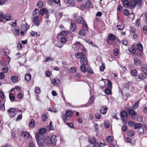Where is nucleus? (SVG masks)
<instances>
[{"mask_svg": "<svg viewBox=\"0 0 147 147\" xmlns=\"http://www.w3.org/2000/svg\"><path fill=\"white\" fill-rule=\"evenodd\" d=\"M85 5L86 8H88L91 7V3L90 1H88L86 2Z\"/></svg>", "mask_w": 147, "mask_h": 147, "instance_id": "5701e85b", "label": "nucleus"}, {"mask_svg": "<svg viewBox=\"0 0 147 147\" xmlns=\"http://www.w3.org/2000/svg\"><path fill=\"white\" fill-rule=\"evenodd\" d=\"M11 16L8 14H6L4 16V19L8 21L11 20Z\"/></svg>", "mask_w": 147, "mask_h": 147, "instance_id": "393cba45", "label": "nucleus"}, {"mask_svg": "<svg viewBox=\"0 0 147 147\" xmlns=\"http://www.w3.org/2000/svg\"><path fill=\"white\" fill-rule=\"evenodd\" d=\"M32 22L34 25L36 26H38L40 24V22L39 21L38 17L35 16L33 17Z\"/></svg>", "mask_w": 147, "mask_h": 147, "instance_id": "20e7f679", "label": "nucleus"}, {"mask_svg": "<svg viewBox=\"0 0 147 147\" xmlns=\"http://www.w3.org/2000/svg\"><path fill=\"white\" fill-rule=\"evenodd\" d=\"M9 98L11 102H13L14 99V96L12 94H9Z\"/></svg>", "mask_w": 147, "mask_h": 147, "instance_id": "37998d69", "label": "nucleus"}, {"mask_svg": "<svg viewBox=\"0 0 147 147\" xmlns=\"http://www.w3.org/2000/svg\"><path fill=\"white\" fill-rule=\"evenodd\" d=\"M138 132L140 134L143 133L144 132V129L142 127H140L138 129Z\"/></svg>", "mask_w": 147, "mask_h": 147, "instance_id": "79ce46f5", "label": "nucleus"}, {"mask_svg": "<svg viewBox=\"0 0 147 147\" xmlns=\"http://www.w3.org/2000/svg\"><path fill=\"white\" fill-rule=\"evenodd\" d=\"M46 131L47 130L46 129L42 128L40 130L39 133L41 134H45Z\"/></svg>", "mask_w": 147, "mask_h": 147, "instance_id": "c9c22d12", "label": "nucleus"}, {"mask_svg": "<svg viewBox=\"0 0 147 147\" xmlns=\"http://www.w3.org/2000/svg\"><path fill=\"white\" fill-rule=\"evenodd\" d=\"M123 9V7L120 5H119L117 7V12H120Z\"/></svg>", "mask_w": 147, "mask_h": 147, "instance_id": "49530a36", "label": "nucleus"}, {"mask_svg": "<svg viewBox=\"0 0 147 147\" xmlns=\"http://www.w3.org/2000/svg\"><path fill=\"white\" fill-rule=\"evenodd\" d=\"M141 125V124L140 123H136L134 125V128L135 129H136L138 127H139V128L140 127Z\"/></svg>", "mask_w": 147, "mask_h": 147, "instance_id": "864d4df0", "label": "nucleus"}, {"mask_svg": "<svg viewBox=\"0 0 147 147\" xmlns=\"http://www.w3.org/2000/svg\"><path fill=\"white\" fill-rule=\"evenodd\" d=\"M39 15V9L37 8L35 9L34 11V13H33V17L35 16H37L38 17Z\"/></svg>", "mask_w": 147, "mask_h": 147, "instance_id": "ddd939ff", "label": "nucleus"}, {"mask_svg": "<svg viewBox=\"0 0 147 147\" xmlns=\"http://www.w3.org/2000/svg\"><path fill=\"white\" fill-rule=\"evenodd\" d=\"M94 101V99L93 98V97L92 96L90 97L88 101V104H91Z\"/></svg>", "mask_w": 147, "mask_h": 147, "instance_id": "a18cd8bd", "label": "nucleus"}, {"mask_svg": "<svg viewBox=\"0 0 147 147\" xmlns=\"http://www.w3.org/2000/svg\"><path fill=\"white\" fill-rule=\"evenodd\" d=\"M72 113L70 111H66L65 115L67 117H69L70 116H72Z\"/></svg>", "mask_w": 147, "mask_h": 147, "instance_id": "ea45409f", "label": "nucleus"}, {"mask_svg": "<svg viewBox=\"0 0 147 147\" xmlns=\"http://www.w3.org/2000/svg\"><path fill=\"white\" fill-rule=\"evenodd\" d=\"M18 77L16 76H13L11 77V80L13 82H16L18 80Z\"/></svg>", "mask_w": 147, "mask_h": 147, "instance_id": "a878e982", "label": "nucleus"}, {"mask_svg": "<svg viewBox=\"0 0 147 147\" xmlns=\"http://www.w3.org/2000/svg\"><path fill=\"white\" fill-rule=\"evenodd\" d=\"M47 11V10L46 9L42 8L40 10V13L41 15H42L46 13Z\"/></svg>", "mask_w": 147, "mask_h": 147, "instance_id": "c756f323", "label": "nucleus"}, {"mask_svg": "<svg viewBox=\"0 0 147 147\" xmlns=\"http://www.w3.org/2000/svg\"><path fill=\"white\" fill-rule=\"evenodd\" d=\"M105 93L107 95L110 94L111 93V89L108 88H106L105 90Z\"/></svg>", "mask_w": 147, "mask_h": 147, "instance_id": "473e14b6", "label": "nucleus"}, {"mask_svg": "<svg viewBox=\"0 0 147 147\" xmlns=\"http://www.w3.org/2000/svg\"><path fill=\"white\" fill-rule=\"evenodd\" d=\"M117 28L119 30H122L124 29V26L123 24L117 25Z\"/></svg>", "mask_w": 147, "mask_h": 147, "instance_id": "e433bc0d", "label": "nucleus"}, {"mask_svg": "<svg viewBox=\"0 0 147 147\" xmlns=\"http://www.w3.org/2000/svg\"><path fill=\"white\" fill-rule=\"evenodd\" d=\"M142 69L143 72L147 75V66L145 64H143L142 66Z\"/></svg>", "mask_w": 147, "mask_h": 147, "instance_id": "9d476101", "label": "nucleus"}, {"mask_svg": "<svg viewBox=\"0 0 147 147\" xmlns=\"http://www.w3.org/2000/svg\"><path fill=\"white\" fill-rule=\"evenodd\" d=\"M137 48L139 51H141L143 49V47L141 44H138L137 45Z\"/></svg>", "mask_w": 147, "mask_h": 147, "instance_id": "58836bf2", "label": "nucleus"}, {"mask_svg": "<svg viewBox=\"0 0 147 147\" xmlns=\"http://www.w3.org/2000/svg\"><path fill=\"white\" fill-rule=\"evenodd\" d=\"M107 110L108 108L107 107H101V109L100 110V113L103 114H105L107 111Z\"/></svg>", "mask_w": 147, "mask_h": 147, "instance_id": "1a4fd4ad", "label": "nucleus"}, {"mask_svg": "<svg viewBox=\"0 0 147 147\" xmlns=\"http://www.w3.org/2000/svg\"><path fill=\"white\" fill-rule=\"evenodd\" d=\"M75 45L76 46V47L79 51L82 50L84 49V46L81 44L79 42H77L75 43Z\"/></svg>", "mask_w": 147, "mask_h": 147, "instance_id": "39448f33", "label": "nucleus"}, {"mask_svg": "<svg viewBox=\"0 0 147 147\" xmlns=\"http://www.w3.org/2000/svg\"><path fill=\"white\" fill-rule=\"evenodd\" d=\"M129 50L131 53L134 54L136 52V49L134 46H131L130 47Z\"/></svg>", "mask_w": 147, "mask_h": 147, "instance_id": "bb28decb", "label": "nucleus"}, {"mask_svg": "<svg viewBox=\"0 0 147 147\" xmlns=\"http://www.w3.org/2000/svg\"><path fill=\"white\" fill-rule=\"evenodd\" d=\"M139 3L134 0H132L129 2V8H133L135 7L136 4H138Z\"/></svg>", "mask_w": 147, "mask_h": 147, "instance_id": "f03ea898", "label": "nucleus"}, {"mask_svg": "<svg viewBox=\"0 0 147 147\" xmlns=\"http://www.w3.org/2000/svg\"><path fill=\"white\" fill-rule=\"evenodd\" d=\"M56 137L55 135L52 136L51 138L49 136H47L44 138V142L45 144L49 146L51 144L54 146L56 145L57 140L56 139Z\"/></svg>", "mask_w": 147, "mask_h": 147, "instance_id": "f257e3e1", "label": "nucleus"}, {"mask_svg": "<svg viewBox=\"0 0 147 147\" xmlns=\"http://www.w3.org/2000/svg\"><path fill=\"white\" fill-rule=\"evenodd\" d=\"M67 117L65 115H63L62 117V119L65 122H66L67 121Z\"/></svg>", "mask_w": 147, "mask_h": 147, "instance_id": "de8ad7c7", "label": "nucleus"}, {"mask_svg": "<svg viewBox=\"0 0 147 147\" xmlns=\"http://www.w3.org/2000/svg\"><path fill=\"white\" fill-rule=\"evenodd\" d=\"M143 32L145 34H147V26H144L143 28Z\"/></svg>", "mask_w": 147, "mask_h": 147, "instance_id": "3c124183", "label": "nucleus"}, {"mask_svg": "<svg viewBox=\"0 0 147 147\" xmlns=\"http://www.w3.org/2000/svg\"><path fill=\"white\" fill-rule=\"evenodd\" d=\"M90 143L92 144H94L95 143H96V138H93L90 141Z\"/></svg>", "mask_w": 147, "mask_h": 147, "instance_id": "c03bdc74", "label": "nucleus"}, {"mask_svg": "<svg viewBox=\"0 0 147 147\" xmlns=\"http://www.w3.org/2000/svg\"><path fill=\"white\" fill-rule=\"evenodd\" d=\"M16 24L17 22L16 21H15L14 22H12L10 23H9L10 25L14 27H16Z\"/></svg>", "mask_w": 147, "mask_h": 147, "instance_id": "052dcab7", "label": "nucleus"}, {"mask_svg": "<svg viewBox=\"0 0 147 147\" xmlns=\"http://www.w3.org/2000/svg\"><path fill=\"white\" fill-rule=\"evenodd\" d=\"M70 29L72 31L74 32L76 29V24L73 22H71V26Z\"/></svg>", "mask_w": 147, "mask_h": 147, "instance_id": "6e6552de", "label": "nucleus"}, {"mask_svg": "<svg viewBox=\"0 0 147 147\" xmlns=\"http://www.w3.org/2000/svg\"><path fill=\"white\" fill-rule=\"evenodd\" d=\"M121 0V1H123V6L125 7H128L129 6V2L127 0Z\"/></svg>", "mask_w": 147, "mask_h": 147, "instance_id": "9b49d317", "label": "nucleus"}, {"mask_svg": "<svg viewBox=\"0 0 147 147\" xmlns=\"http://www.w3.org/2000/svg\"><path fill=\"white\" fill-rule=\"evenodd\" d=\"M104 125L105 127L106 128H108L109 127V124L107 121H105L104 122Z\"/></svg>", "mask_w": 147, "mask_h": 147, "instance_id": "338daca9", "label": "nucleus"}, {"mask_svg": "<svg viewBox=\"0 0 147 147\" xmlns=\"http://www.w3.org/2000/svg\"><path fill=\"white\" fill-rule=\"evenodd\" d=\"M67 38L66 37L63 36L61 38V41L62 43H64L67 41Z\"/></svg>", "mask_w": 147, "mask_h": 147, "instance_id": "7c9ffc66", "label": "nucleus"}, {"mask_svg": "<svg viewBox=\"0 0 147 147\" xmlns=\"http://www.w3.org/2000/svg\"><path fill=\"white\" fill-rule=\"evenodd\" d=\"M77 21L79 24H82L85 23V21L82 17L80 18L77 20Z\"/></svg>", "mask_w": 147, "mask_h": 147, "instance_id": "a211bd4d", "label": "nucleus"}, {"mask_svg": "<svg viewBox=\"0 0 147 147\" xmlns=\"http://www.w3.org/2000/svg\"><path fill=\"white\" fill-rule=\"evenodd\" d=\"M75 57L78 58H80V59H83L84 56V55L82 52H79L75 55Z\"/></svg>", "mask_w": 147, "mask_h": 147, "instance_id": "423d86ee", "label": "nucleus"}, {"mask_svg": "<svg viewBox=\"0 0 147 147\" xmlns=\"http://www.w3.org/2000/svg\"><path fill=\"white\" fill-rule=\"evenodd\" d=\"M80 62L82 65H86L88 63V61L87 59L85 58H83L80 60Z\"/></svg>", "mask_w": 147, "mask_h": 147, "instance_id": "0eeeda50", "label": "nucleus"}, {"mask_svg": "<svg viewBox=\"0 0 147 147\" xmlns=\"http://www.w3.org/2000/svg\"><path fill=\"white\" fill-rule=\"evenodd\" d=\"M123 13L125 15L127 16L129 15V13L127 10L125 9L123 10Z\"/></svg>", "mask_w": 147, "mask_h": 147, "instance_id": "680f3d73", "label": "nucleus"}, {"mask_svg": "<svg viewBox=\"0 0 147 147\" xmlns=\"http://www.w3.org/2000/svg\"><path fill=\"white\" fill-rule=\"evenodd\" d=\"M127 113L126 111H122L121 113V117L123 119L125 117L127 116Z\"/></svg>", "mask_w": 147, "mask_h": 147, "instance_id": "412c9836", "label": "nucleus"}, {"mask_svg": "<svg viewBox=\"0 0 147 147\" xmlns=\"http://www.w3.org/2000/svg\"><path fill=\"white\" fill-rule=\"evenodd\" d=\"M136 73L137 71L135 69L132 70L131 71V74L135 77H136L137 76Z\"/></svg>", "mask_w": 147, "mask_h": 147, "instance_id": "13d9d810", "label": "nucleus"}, {"mask_svg": "<svg viewBox=\"0 0 147 147\" xmlns=\"http://www.w3.org/2000/svg\"><path fill=\"white\" fill-rule=\"evenodd\" d=\"M134 61L135 64L136 65L138 66L140 65V61L138 58H135L134 59Z\"/></svg>", "mask_w": 147, "mask_h": 147, "instance_id": "4be33fe9", "label": "nucleus"}, {"mask_svg": "<svg viewBox=\"0 0 147 147\" xmlns=\"http://www.w3.org/2000/svg\"><path fill=\"white\" fill-rule=\"evenodd\" d=\"M107 140L109 143H111L113 142V140L111 137L110 136H109L107 138Z\"/></svg>", "mask_w": 147, "mask_h": 147, "instance_id": "4d7b16f0", "label": "nucleus"}, {"mask_svg": "<svg viewBox=\"0 0 147 147\" xmlns=\"http://www.w3.org/2000/svg\"><path fill=\"white\" fill-rule=\"evenodd\" d=\"M37 142L39 147H44L43 140L41 139L38 138Z\"/></svg>", "mask_w": 147, "mask_h": 147, "instance_id": "f8f14e48", "label": "nucleus"}, {"mask_svg": "<svg viewBox=\"0 0 147 147\" xmlns=\"http://www.w3.org/2000/svg\"><path fill=\"white\" fill-rule=\"evenodd\" d=\"M122 131H125L127 130V126L125 125H123L121 128Z\"/></svg>", "mask_w": 147, "mask_h": 147, "instance_id": "603ef678", "label": "nucleus"}, {"mask_svg": "<svg viewBox=\"0 0 147 147\" xmlns=\"http://www.w3.org/2000/svg\"><path fill=\"white\" fill-rule=\"evenodd\" d=\"M108 38L109 40L113 41L115 40V37L112 34H110L109 35Z\"/></svg>", "mask_w": 147, "mask_h": 147, "instance_id": "2f4dec72", "label": "nucleus"}, {"mask_svg": "<svg viewBox=\"0 0 147 147\" xmlns=\"http://www.w3.org/2000/svg\"><path fill=\"white\" fill-rule=\"evenodd\" d=\"M138 78L139 79L141 80L144 79L145 78V76L143 74H140L138 76Z\"/></svg>", "mask_w": 147, "mask_h": 147, "instance_id": "72a5a7b5", "label": "nucleus"}, {"mask_svg": "<svg viewBox=\"0 0 147 147\" xmlns=\"http://www.w3.org/2000/svg\"><path fill=\"white\" fill-rule=\"evenodd\" d=\"M36 92L37 94H39L40 92V88L37 87H36L35 89Z\"/></svg>", "mask_w": 147, "mask_h": 147, "instance_id": "bf43d9fd", "label": "nucleus"}, {"mask_svg": "<svg viewBox=\"0 0 147 147\" xmlns=\"http://www.w3.org/2000/svg\"><path fill=\"white\" fill-rule=\"evenodd\" d=\"M26 26H22L21 29L20 34L22 35H24V31H26Z\"/></svg>", "mask_w": 147, "mask_h": 147, "instance_id": "2eb2a0df", "label": "nucleus"}, {"mask_svg": "<svg viewBox=\"0 0 147 147\" xmlns=\"http://www.w3.org/2000/svg\"><path fill=\"white\" fill-rule=\"evenodd\" d=\"M53 59L52 58L50 57H47L45 58V61L46 62H48L49 61H53Z\"/></svg>", "mask_w": 147, "mask_h": 147, "instance_id": "5fc2aeb1", "label": "nucleus"}, {"mask_svg": "<svg viewBox=\"0 0 147 147\" xmlns=\"http://www.w3.org/2000/svg\"><path fill=\"white\" fill-rule=\"evenodd\" d=\"M31 78V75L29 74H26L25 76V79L27 81H29L30 80Z\"/></svg>", "mask_w": 147, "mask_h": 147, "instance_id": "cd10ccee", "label": "nucleus"}, {"mask_svg": "<svg viewBox=\"0 0 147 147\" xmlns=\"http://www.w3.org/2000/svg\"><path fill=\"white\" fill-rule=\"evenodd\" d=\"M16 109L14 108L9 109L8 110L9 115L11 118L13 117L15 115Z\"/></svg>", "mask_w": 147, "mask_h": 147, "instance_id": "7ed1b4c3", "label": "nucleus"}, {"mask_svg": "<svg viewBox=\"0 0 147 147\" xmlns=\"http://www.w3.org/2000/svg\"><path fill=\"white\" fill-rule=\"evenodd\" d=\"M68 32L67 31H63L61 32L57 36L58 37L61 36H66Z\"/></svg>", "mask_w": 147, "mask_h": 147, "instance_id": "6ab92c4d", "label": "nucleus"}, {"mask_svg": "<svg viewBox=\"0 0 147 147\" xmlns=\"http://www.w3.org/2000/svg\"><path fill=\"white\" fill-rule=\"evenodd\" d=\"M71 72L72 73L75 72L77 70V68L76 67H72L71 69Z\"/></svg>", "mask_w": 147, "mask_h": 147, "instance_id": "6e6d98bb", "label": "nucleus"}, {"mask_svg": "<svg viewBox=\"0 0 147 147\" xmlns=\"http://www.w3.org/2000/svg\"><path fill=\"white\" fill-rule=\"evenodd\" d=\"M28 147H35L34 143L32 141H31L30 142Z\"/></svg>", "mask_w": 147, "mask_h": 147, "instance_id": "09e8293b", "label": "nucleus"}, {"mask_svg": "<svg viewBox=\"0 0 147 147\" xmlns=\"http://www.w3.org/2000/svg\"><path fill=\"white\" fill-rule=\"evenodd\" d=\"M86 65H82L80 66L81 71L85 73L86 71Z\"/></svg>", "mask_w": 147, "mask_h": 147, "instance_id": "b1692460", "label": "nucleus"}, {"mask_svg": "<svg viewBox=\"0 0 147 147\" xmlns=\"http://www.w3.org/2000/svg\"><path fill=\"white\" fill-rule=\"evenodd\" d=\"M31 35L33 36L36 37L37 35V32L35 31H32Z\"/></svg>", "mask_w": 147, "mask_h": 147, "instance_id": "774afa93", "label": "nucleus"}, {"mask_svg": "<svg viewBox=\"0 0 147 147\" xmlns=\"http://www.w3.org/2000/svg\"><path fill=\"white\" fill-rule=\"evenodd\" d=\"M48 118V116H47V113H44L42 116V119L43 122L45 121Z\"/></svg>", "mask_w": 147, "mask_h": 147, "instance_id": "aec40b11", "label": "nucleus"}, {"mask_svg": "<svg viewBox=\"0 0 147 147\" xmlns=\"http://www.w3.org/2000/svg\"><path fill=\"white\" fill-rule=\"evenodd\" d=\"M2 69L4 73H7L8 71V68L7 66H5L2 68Z\"/></svg>", "mask_w": 147, "mask_h": 147, "instance_id": "0e129e2a", "label": "nucleus"}, {"mask_svg": "<svg viewBox=\"0 0 147 147\" xmlns=\"http://www.w3.org/2000/svg\"><path fill=\"white\" fill-rule=\"evenodd\" d=\"M59 80L58 78H55L53 79L52 82V84L54 85L55 84H59Z\"/></svg>", "mask_w": 147, "mask_h": 147, "instance_id": "f3484780", "label": "nucleus"}, {"mask_svg": "<svg viewBox=\"0 0 147 147\" xmlns=\"http://www.w3.org/2000/svg\"><path fill=\"white\" fill-rule=\"evenodd\" d=\"M4 16L3 13L0 12V22H3V18H4Z\"/></svg>", "mask_w": 147, "mask_h": 147, "instance_id": "a19ab883", "label": "nucleus"}, {"mask_svg": "<svg viewBox=\"0 0 147 147\" xmlns=\"http://www.w3.org/2000/svg\"><path fill=\"white\" fill-rule=\"evenodd\" d=\"M85 31L84 30H81L79 32V34L81 36H83L85 35Z\"/></svg>", "mask_w": 147, "mask_h": 147, "instance_id": "8fccbe9b", "label": "nucleus"}, {"mask_svg": "<svg viewBox=\"0 0 147 147\" xmlns=\"http://www.w3.org/2000/svg\"><path fill=\"white\" fill-rule=\"evenodd\" d=\"M132 84V82H128L125 85V86L126 88H129V85Z\"/></svg>", "mask_w": 147, "mask_h": 147, "instance_id": "69168bd1", "label": "nucleus"}, {"mask_svg": "<svg viewBox=\"0 0 147 147\" xmlns=\"http://www.w3.org/2000/svg\"><path fill=\"white\" fill-rule=\"evenodd\" d=\"M37 5L39 8H42L43 6V3L42 1H39L37 3Z\"/></svg>", "mask_w": 147, "mask_h": 147, "instance_id": "4c0bfd02", "label": "nucleus"}, {"mask_svg": "<svg viewBox=\"0 0 147 147\" xmlns=\"http://www.w3.org/2000/svg\"><path fill=\"white\" fill-rule=\"evenodd\" d=\"M35 122L33 119H31L29 124V126L31 127H33L34 126Z\"/></svg>", "mask_w": 147, "mask_h": 147, "instance_id": "c85d7f7f", "label": "nucleus"}, {"mask_svg": "<svg viewBox=\"0 0 147 147\" xmlns=\"http://www.w3.org/2000/svg\"><path fill=\"white\" fill-rule=\"evenodd\" d=\"M138 103L136 102L135 104L133 106V108L134 109H136L138 107Z\"/></svg>", "mask_w": 147, "mask_h": 147, "instance_id": "e2e57ef3", "label": "nucleus"}, {"mask_svg": "<svg viewBox=\"0 0 147 147\" xmlns=\"http://www.w3.org/2000/svg\"><path fill=\"white\" fill-rule=\"evenodd\" d=\"M22 136L24 138H30V136L29 133L27 132H25L22 134Z\"/></svg>", "mask_w": 147, "mask_h": 147, "instance_id": "dca6fc26", "label": "nucleus"}, {"mask_svg": "<svg viewBox=\"0 0 147 147\" xmlns=\"http://www.w3.org/2000/svg\"><path fill=\"white\" fill-rule=\"evenodd\" d=\"M127 134L130 136H132L134 134V132L131 130H129L127 131Z\"/></svg>", "mask_w": 147, "mask_h": 147, "instance_id": "f704fd0d", "label": "nucleus"}, {"mask_svg": "<svg viewBox=\"0 0 147 147\" xmlns=\"http://www.w3.org/2000/svg\"><path fill=\"white\" fill-rule=\"evenodd\" d=\"M128 113L131 117L134 116L136 115V112L132 109L129 110Z\"/></svg>", "mask_w": 147, "mask_h": 147, "instance_id": "4468645a", "label": "nucleus"}]
</instances>
